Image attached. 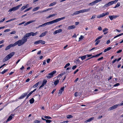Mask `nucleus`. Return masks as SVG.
Wrapping results in <instances>:
<instances>
[{
    "label": "nucleus",
    "instance_id": "nucleus-1",
    "mask_svg": "<svg viewBox=\"0 0 123 123\" xmlns=\"http://www.w3.org/2000/svg\"><path fill=\"white\" fill-rule=\"evenodd\" d=\"M65 18V17H63L62 18L57 19L55 20H54L45 23L41 25H39L38 27L37 28H38L42 27H45L47 25H49L53 24L57 22L62 20L64 19Z\"/></svg>",
    "mask_w": 123,
    "mask_h": 123
},
{
    "label": "nucleus",
    "instance_id": "nucleus-2",
    "mask_svg": "<svg viewBox=\"0 0 123 123\" xmlns=\"http://www.w3.org/2000/svg\"><path fill=\"white\" fill-rule=\"evenodd\" d=\"M15 52H12L7 55L3 59V62H5L11 58L14 54Z\"/></svg>",
    "mask_w": 123,
    "mask_h": 123
},
{
    "label": "nucleus",
    "instance_id": "nucleus-3",
    "mask_svg": "<svg viewBox=\"0 0 123 123\" xmlns=\"http://www.w3.org/2000/svg\"><path fill=\"white\" fill-rule=\"evenodd\" d=\"M56 72L55 71H53L52 72L48 74L47 75V77L48 79L52 78L54 74L56 73Z\"/></svg>",
    "mask_w": 123,
    "mask_h": 123
},
{
    "label": "nucleus",
    "instance_id": "nucleus-4",
    "mask_svg": "<svg viewBox=\"0 0 123 123\" xmlns=\"http://www.w3.org/2000/svg\"><path fill=\"white\" fill-rule=\"evenodd\" d=\"M45 43L44 41H43L42 40H40L37 41L34 43V44H39L41 43L42 44H45Z\"/></svg>",
    "mask_w": 123,
    "mask_h": 123
},
{
    "label": "nucleus",
    "instance_id": "nucleus-5",
    "mask_svg": "<svg viewBox=\"0 0 123 123\" xmlns=\"http://www.w3.org/2000/svg\"><path fill=\"white\" fill-rule=\"evenodd\" d=\"M101 1V0H96L95 1H94L92 2L91 3H89L88 4L89 6H93L95 5V4L98 2H100Z\"/></svg>",
    "mask_w": 123,
    "mask_h": 123
},
{
    "label": "nucleus",
    "instance_id": "nucleus-6",
    "mask_svg": "<svg viewBox=\"0 0 123 123\" xmlns=\"http://www.w3.org/2000/svg\"><path fill=\"white\" fill-rule=\"evenodd\" d=\"M17 45H18V46H20L24 44L22 41V40H19L18 41L16 42Z\"/></svg>",
    "mask_w": 123,
    "mask_h": 123
},
{
    "label": "nucleus",
    "instance_id": "nucleus-7",
    "mask_svg": "<svg viewBox=\"0 0 123 123\" xmlns=\"http://www.w3.org/2000/svg\"><path fill=\"white\" fill-rule=\"evenodd\" d=\"M119 17L117 15H112L109 16L110 19L111 20H112L113 19H115Z\"/></svg>",
    "mask_w": 123,
    "mask_h": 123
},
{
    "label": "nucleus",
    "instance_id": "nucleus-8",
    "mask_svg": "<svg viewBox=\"0 0 123 123\" xmlns=\"http://www.w3.org/2000/svg\"><path fill=\"white\" fill-rule=\"evenodd\" d=\"M118 106V105H114L109 108V110L111 111L114 109H116L117 108Z\"/></svg>",
    "mask_w": 123,
    "mask_h": 123
},
{
    "label": "nucleus",
    "instance_id": "nucleus-9",
    "mask_svg": "<svg viewBox=\"0 0 123 123\" xmlns=\"http://www.w3.org/2000/svg\"><path fill=\"white\" fill-rule=\"evenodd\" d=\"M52 9V8H48L46 10H43V11H39L37 12H35V13H34V14L37 13H41L43 12H46L47 11L49 10H51Z\"/></svg>",
    "mask_w": 123,
    "mask_h": 123
},
{
    "label": "nucleus",
    "instance_id": "nucleus-10",
    "mask_svg": "<svg viewBox=\"0 0 123 123\" xmlns=\"http://www.w3.org/2000/svg\"><path fill=\"white\" fill-rule=\"evenodd\" d=\"M47 82V80H43V82L42 85L39 87V89H40L42 87H43L46 84Z\"/></svg>",
    "mask_w": 123,
    "mask_h": 123
},
{
    "label": "nucleus",
    "instance_id": "nucleus-11",
    "mask_svg": "<svg viewBox=\"0 0 123 123\" xmlns=\"http://www.w3.org/2000/svg\"><path fill=\"white\" fill-rule=\"evenodd\" d=\"M27 93H23L21 96L19 98V99H22L24 98L27 95Z\"/></svg>",
    "mask_w": 123,
    "mask_h": 123
},
{
    "label": "nucleus",
    "instance_id": "nucleus-12",
    "mask_svg": "<svg viewBox=\"0 0 123 123\" xmlns=\"http://www.w3.org/2000/svg\"><path fill=\"white\" fill-rule=\"evenodd\" d=\"M28 38L26 37L25 35L22 38L21 40H22V41L24 43H25L27 42V41Z\"/></svg>",
    "mask_w": 123,
    "mask_h": 123
},
{
    "label": "nucleus",
    "instance_id": "nucleus-13",
    "mask_svg": "<svg viewBox=\"0 0 123 123\" xmlns=\"http://www.w3.org/2000/svg\"><path fill=\"white\" fill-rule=\"evenodd\" d=\"M14 115L13 114H12L7 119V120L6 121V123H7L8 121L11 120L12 118V116H13Z\"/></svg>",
    "mask_w": 123,
    "mask_h": 123
},
{
    "label": "nucleus",
    "instance_id": "nucleus-14",
    "mask_svg": "<svg viewBox=\"0 0 123 123\" xmlns=\"http://www.w3.org/2000/svg\"><path fill=\"white\" fill-rule=\"evenodd\" d=\"M112 2L111 1L110 2L106 4L103 7L104 8H105L106 7H107L108 6L111 5H112Z\"/></svg>",
    "mask_w": 123,
    "mask_h": 123
},
{
    "label": "nucleus",
    "instance_id": "nucleus-15",
    "mask_svg": "<svg viewBox=\"0 0 123 123\" xmlns=\"http://www.w3.org/2000/svg\"><path fill=\"white\" fill-rule=\"evenodd\" d=\"M62 31V30L61 29L55 31L53 33V34L54 35H55L57 33L61 32Z\"/></svg>",
    "mask_w": 123,
    "mask_h": 123
},
{
    "label": "nucleus",
    "instance_id": "nucleus-16",
    "mask_svg": "<svg viewBox=\"0 0 123 123\" xmlns=\"http://www.w3.org/2000/svg\"><path fill=\"white\" fill-rule=\"evenodd\" d=\"M48 33L47 31H45L44 32L42 33L39 36V37H41L44 36L46 34Z\"/></svg>",
    "mask_w": 123,
    "mask_h": 123
},
{
    "label": "nucleus",
    "instance_id": "nucleus-17",
    "mask_svg": "<svg viewBox=\"0 0 123 123\" xmlns=\"http://www.w3.org/2000/svg\"><path fill=\"white\" fill-rule=\"evenodd\" d=\"M65 88L64 86L62 87L59 90V94H61L62 93V92L64 90V89Z\"/></svg>",
    "mask_w": 123,
    "mask_h": 123
},
{
    "label": "nucleus",
    "instance_id": "nucleus-18",
    "mask_svg": "<svg viewBox=\"0 0 123 123\" xmlns=\"http://www.w3.org/2000/svg\"><path fill=\"white\" fill-rule=\"evenodd\" d=\"M75 27V26L74 25H72L69 26L68 27V29L70 30L71 29H74Z\"/></svg>",
    "mask_w": 123,
    "mask_h": 123
},
{
    "label": "nucleus",
    "instance_id": "nucleus-19",
    "mask_svg": "<svg viewBox=\"0 0 123 123\" xmlns=\"http://www.w3.org/2000/svg\"><path fill=\"white\" fill-rule=\"evenodd\" d=\"M81 13L80 10L79 11H77L75 12H74L73 14H72V15L73 16L74 15H77L78 14L80 13Z\"/></svg>",
    "mask_w": 123,
    "mask_h": 123
},
{
    "label": "nucleus",
    "instance_id": "nucleus-20",
    "mask_svg": "<svg viewBox=\"0 0 123 123\" xmlns=\"http://www.w3.org/2000/svg\"><path fill=\"white\" fill-rule=\"evenodd\" d=\"M31 35L32 36H34L37 35L38 33V31L36 32L35 33H34L33 32H31Z\"/></svg>",
    "mask_w": 123,
    "mask_h": 123
},
{
    "label": "nucleus",
    "instance_id": "nucleus-21",
    "mask_svg": "<svg viewBox=\"0 0 123 123\" xmlns=\"http://www.w3.org/2000/svg\"><path fill=\"white\" fill-rule=\"evenodd\" d=\"M104 13H102L101 14L99 15H98L97 16V18H102L104 17Z\"/></svg>",
    "mask_w": 123,
    "mask_h": 123
},
{
    "label": "nucleus",
    "instance_id": "nucleus-22",
    "mask_svg": "<svg viewBox=\"0 0 123 123\" xmlns=\"http://www.w3.org/2000/svg\"><path fill=\"white\" fill-rule=\"evenodd\" d=\"M86 55L83 56H80L78 58H81L82 60H83L85 59L86 58Z\"/></svg>",
    "mask_w": 123,
    "mask_h": 123
},
{
    "label": "nucleus",
    "instance_id": "nucleus-23",
    "mask_svg": "<svg viewBox=\"0 0 123 123\" xmlns=\"http://www.w3.org/2000/svg\"><path fill=\"white\" fill-rule=\"evenodd\" d=\"M56 15H57V14H52V15H50L49 16H48L47 17H46V18L48 19V18H49L50 17H54V16H55Z\"/></svg>",
    "mask_w": 123,
    "mask_h": 123
},
{
    "label": "nucleus",
    "instance_id": "nucleus-24",
    "mask_svg": "<svg viewBox=\"0 0 123 123\" xmlns=\"http://www.w3.org/2000/svg\"><path fill=\"white\" fill-rule=\"evenodd\" d=\"M59 80H57L56 81H55L54 82V84L55 85V86L58 83H59Z\"/></svg>",
    "mask_w": 123,
    "mask_h": 123
},
{
    "label": "nucleus",
    "instance_id": "nucleus-25",
    "mask_svg": "<svg viewBox=\"0 0 123 123\" xmlns=\"http://www.w3.org/2000/svg\"><path fill=\"white\" fill-rule=\"evenodd\" d=\"M34 98H32L31 99H30L29 101L30 104H32L34 102Z\"/></svg>",
    "mask_w": 123,
    "mask_h": 123
},
{
    "label": "nucleus",
    "instance_id": "nucleus-26",
    "mask_svg": "<svg viewBox=\"0 0 123 123\" xmlns=\"http://www.w3.org/2000/svg\"><path fill=\"white\" fill-rule=\"evenodd\" d=\"M111 48H112L111 47H109L108 48H107V49H105L104 51V52H105L108 51L110 49H111Z\"/></svg>",
    "mask_w": 123,
    "mask_h": 123
},
{
    "label": "nucleus",
    "instance_id": "nucleus-27",
    "mask_svg": "<svg viewBox=\"0 0 123 123\" xmlns=\"http://www.w3.org/2000/svg\"><path fill=\"white\" fill-rule=\"evenodd\" d=\"M35 21H36L35 20H32L31 21H29L28 22H27V23H26L27 24V25L29 24L30 23H32L34 22Z\"/></svg>",
    "mask_w": 123,
    "mask_h": 123
},
{
    "label": "nucleus",
    "instance_id": "nucleus-28",
    "mask_svg": "<svg viewBox=\"0 0 123 123\" xmlns=\"http://www.w3.org/2000/svg\"><path fill=\"white\" fill-rule=\"evenodd\" d=\"M35 21H36L35 20H32L31 21H29L28 22H27V23H26L27 24V25L29 24L30 23H32L34 22Z\"/></svg>",
    "mask_w": 123,
    "mask_h": 123
},
{
    "label": "nucleus",
    "instance_id": "nucleus-29",
    "mask_svg": "<svg viewBox=\"0 0 123 123\" xmlns=\"http://www.w3.org/2000/svg\"><path fill=\"white\" fill-rule=\"evenodd\" d=\"M39 8V7H37L34 8L32 10L33 11H35L37 10Z\"/></svg>",
    "mask_w": 123,
    "mask_h": 123
},
{
    "label": "nucleus",
    "instance_id": "nucleus-30",
    "mask_svg": "<svg viewBox=\"0 0 123 123\" xmlns=\"http://www.w3.org/2000/svg\"><path fill=\"white\" fill-rule=\"evenodd\" d=\"M103 37V36H99L98 37H97L96 39L95 42H96L97 41H98V40L101 38Z\"/></svg>",
    "mask_w": 123,
    "mask_h": 123
},
{
    "label": "nucleus",
    "instance_id": "nucleus-31",
    "mask_svg": "<svg viewBox=\"0 0 123 123\" xmlns=\"http://www.w3.org/2000/svg\"><path fill=\"white\" fill-rule=\"evenodd\" d=\"M25 36L27 37L31 36V32L26 34Z\"/></svg>",
    "mask_w": 123,
    "mask_h": 123
},
{
    "label": "nucleus",
    "instance_id": "nucleus-32",
    "mask_svg": "<svg viewBox=\"0 0 123 123\" xmlns=\"http://www.w3.org/2000/svg\"><path fill=\"white\" fill-rule=\"evenodd\" d=\"M73 116L71 115H68L67 116V117L68 118H72Z\"/></svg>",
    "mask_w": 123,
    "mask_h": 123
},
{
    "label": "nucleus",
    "instance_id": "nucleus-33",
    "mask_svg": "<svg viewBox=\"0 0 123 123\" xmlns=\"http://www.w3.org/2000/svg\"><path fill=\"white\" fill-rule=\"evenodd\" d=\"M33 93L32 91L27 96L26 98L27 99Z\"/></svg>",
    "mask_w": 123,
    "mask_h": 123
},
{
    "label": "nucleus",
    "instance_id": "nucleus-34",
    "mask_svg": "<svg viewBox=\"0 0 123 123\" xmlns=\"http://www.w3.org/2000/svg\"><path fill=\"white\" fill-rule=\"evenodd\" d=\"M11 47V46H10V44L7 46L5 48V50H6L8 49H9Z\"/></svg>",
    "mask_w": 123,
    "mask_h": 123
},
{
    "label": "nucleus",
    "instance_id": "nucleus-35",
    "mask_svg": "<svg viewBox=\"0 0 123 123\" xmlns=\"http://www.w3.org/2000/svg\"><path fill=\"white\" fill-rule=\"evenodd\" d=\"M13 11H15L18 9L17 6L16 7H13Z\"/></svg>",
    "mask_w": 123,
    "mask_h": 123
},
{
    "label": "nucleus",
    "instance_id": "nucleus-36",
    "mask_svg": "<svg viewBox=\"0 0 123 123\" xmlns=\"http://www.w3.org/2000/svg\"><path fill=\"white\" fill-rule=\"evenodd\" d=\"M120 4L119 2H118L116 5L114 7V8H116L120 6Z\"/></svg>",
    "mask_w": 123,
    "mask_h": 123
},
{
    "label": "nucleus",
    "instance_id": "nucleus-37",
    "mask_svg": "<svg viewBox=\"0 0 123 123\" xmlns=\"http://www.w3.org/2000/svg\"><path fill=\"white\" fill-rule=\"evenodd\" d=\"M94 119V117H91L87 120V121L88 122H89L91 121L92 120H93Z\"/></svg>",
    "mask_w": 123,
    "mask_h": 123
},
{
    "label": "nucleus",
    "instance_id": "nucleus-38",
    "mask_svg": "<svg viewBox=\"0 0 123 123\" xmlns=\"http://www.w3.org/2000/svg\"><path fill=\"white\" fill-rule=\"evenodd\" d=\"M8 69H5L1 73L2 74H4L8 70Z\"/></svg>",
    "mask_w": 123,
    "mask_h": 123
},
{
    "label": "nucleus",
    "instance_id": "nucleus-39",
    "mask_svg": "<svg viewBox=\"0 0 123 123\" xmlns=\"http://www.w3.org/2000/svg\"><path fill=\"white\" fill-rule=\"evenodd\" d=\"M56 4V2H54L53 3H51L49 4V6H53L54 5Z\"/></svg>",
    "mask_w": 123,
    "mask_h": 123
},
{
    "label": "nucleus",
    "instance_id": "nucleus-40",
    "mask_svg": "<svg viewBox=\"0 0 123 123\" xmlns=\"http://www.w3.org/2000/svg\"><path fill=\"white\" fill-rule=\"evenodd\" d=\"M123 35V33H121L120 34H119L117 35L116 36H115L114 38H115L118 37H119V36H120L121 35Z\"/></svg>",
    "mask_w": 123,
    "mask_h": 123
},
{
    "label": "nucleus",
    "instance_id": "nucleus-41",
    "mask_svg": "<svg viewBox=\"0 0 123 123\" xmlns=\"http://www.w3.org/2000/svg\"><path fill=\"white\" fill-rule=\"evenodd\" d=\"M10 46H11V47H14L15 46L17 45L16 43V42H15L13 44H10Z\"/></svg>",
    "mask_w": 123,
    "mask_h": 123
},
{
    "label": "nucleus",
    "instance_id": "nucleus-42",
    "mask_svg": "<svg viewBox=\"0 0 123 123\" xmlns=\"http://www.w3.org/2000/svg\"><path fill=\"white\" fill-rule=\"evenodd\" d=\"M40 95H39V96H38L37 95H36L35 96V97H34L35 98H37L38 99L37 100H39L40 99Z\"/></svg>",
    "mask_w": 123,
    "mask_h": 123
},
{
    "label": "nucleus",
    "instance_id": "nucleus-43",
    "mask_svg": "<svg viewBox=\"0 0 123 123\" xmlns=\"http://www.w3.org/2000/svg\"><path fill=\"white\" fill-rule=\"evenodd\" d=\"M39 82H37V83L35 84V85H34L33 86V87L34 88H35V87H37L38 86V85L39 84Z\"/></svg>",
    "mask_w": 123,
    "mask_h": 123
},
{
    "label": "nucleus",
    "instance_id": "nucleus-44",
    "mask_svg": "<svg viewBox=\"0 0 123 123\" xmlns=\"http://www.w3.org/2000/svg\"><path fill=\"white\" fill-rule=\"evenodd\" d=\"M32 7H30L29 8H28V9H26L24 11V12H26V11H29V10H30L31 9H32Z\"/></svg>",
    "mask_w": 123,
    "mask_h": 123
},
{
    "label": "nucleus",
    "instance_id": "nucleus-45",
    "mask_svg": "<svg viewBox=\"0 0 123 123\" xmlns=\"http://www.w3.org/2000/svg\"><path fill=\"white\" fill-rule=\"evenodd\" d=\"M96 15H94L92 16V17L90 19H94L96 18Z\"/></svg>",
    "mask_w": 123,
    "mask_h": 123
},
{
    "label": "nucleus",
    "instance_id": "nucleus-46",
    "mask_svg": "<svg viewBox=\"0 0 123 123\" xmlns=\"http://www.w3.org/2000/svg\"><path fill=\"white\" fill-rule=\"evenodd\" d=\"M44 117L46 119H51V117L48 116H45Z\"/></svg>",
    "mask_w": 123,
    "mask_h": 123
},
{
    "label": "nucleus",
    "instance_id": "nucleus-47",
    "mask_svg": "<svg viewBox=\"0 0 123 123\" xmlns=\"http://www.w3.org/2000/svg\"><path fill=\"white\" fill-rule=\"evenodd\" d=\"M85 12H89L90 10V8H89L87 9H84Z\"/></svg>",
    "mask_w": 123,
    "mask_h": 123
},
{
    "label": "nucleus",
    "instance_id": "nucleus-48",
    "mask_svg": "<svg viewBox=\"0 0 123 123\" xmlns=\"http://www.w3.org/2000/svg\"><path fill=\"white\" fill-rule=\"evenodd\" d=\"M118 1V0H115L114 1H111V2H112V4H113L114 3H116L117 2V1Z\"/></svg>",
    "mask_w": 123,
    "mask_h": 123
},
{
    "label": "nucleus",
    "instance_id": "nucleus-49",
    "mask_svg": "<svg viewBox=\"0 0 123 123\" xmlns=\"http://www.w3.org/2000/svg\"><path fill=\"white\" fill-rule=\"evenodd\" d=\"M46 122L47 123H50V122H52V121L51 120H48V119L46 120Z\"/></svg>",
    "mask_w": 123,
    "mask_h": 123
},
{
    "label": "nucleus",
    "instance_id": "nucleus-50",
    "mask_svg": "<svg viewBox=\"0 0 123 123\" xmlns=\"http://www.w3.org/2000/svg\"><path fill=\"white\" fill-rule=\"evenodd\" d=\"M70 65V64L69 63H68L65 66L64 68H67L68 66H69Z\"/></svg>",
    "mask_w": 123,
    "mask_h": 123
},
{
    "label": "nucleus",
    "instance_id": "nucleus-51",
    "mask_svg": "<svg viewBox=\"0 0 123 123\" xmlns=\"http://www.w3.org/2000/svg\"><path fill=\"white\" fill-rule=\"evenodd\" d=\"M15 19H16V18L11 19L9 20L6 21V22H9L10 21H12L13 20H15Z\"/></svg>",
    "mask_w": 123,
    "mask_h": 123
},
{
    "label": "nucleus",
    "instance_id": "nucleus-52",
    "mask_svg": "<svg viewBox=\"0 0 123 123\" xmlns=\"http://www.w3.org/2000/svg\"><path fill=\"white\" fill-rule=\"evenodd\" d=\"M108 30V29L106 28H105L103 30V32H105L106 31H107Z\"/></svg>",
    "mask_w": 123,
    "mask_h": 123
},
{
    "label": "nucleus",
    "instance_id": "nucleus-53",
    "mask_svg": "<svg viewBox=\"0 0 123 123\" xmlns=\"http://www.w3.org/2000/svg\"><path fill=\"white\" fill-rule=\"evenodd\" d=\"M16 33V31H12V32H11L10 33V34H15V33Z\"/></svg>",
    "mask_w": 123,
    "mask_h": 123
},
{
    "label": "nucleus",
    "instance_id": "nucleus-54",
    "mask_svg": "<svg viewBox=\"0 0 123 123\" xmlns=\"http://www.w3.org/2000/svg\"><path fill=\"white\" fill-rule=\"evenodd\" d=\"M40 122L39 121H38L37 120H36L34 121V123H40Z\"/></svg>",
    "mask_w": 123,
    "mask_h": 123
},
{
    "label": "nucleus",
    "instance_id": "nucleus-55",
    "mask_svg": "<svg viewBox=\"0 0 123 123\" xmlns=\"http://www.w3.org/2000/svg\"><path fill=\"white\" fill-rule=\"evenodd\" d=\"M12 11H13V7L12 8H11L9 9L8 10V12H11Z\"/></svg>",
    "mask_w": 123,
    "mask_h": 123
},
{
    "label": "nucleus",
    "instance_id": "nucleus-56",
    "mask_svg": "<svg viewBox=\"0 0 123 123\" xmlns=\"http://www.w3.org/2000/svg\"><path fill=\"white\" fill-rule=\"evenodd\" d=\"M86 55V57H89L91 56L92 55V54H91V55L87 54V55Z\"/></svg>",
    "mask_w": 123,
    "mask_h": 123
},
{
    "label": "nucleus",
    "instance_id": "nucleus-57",
    "mask_svg": "<svg viewBox=\"0 0 123 123\" xmlns=\"http://www.w3.org/2000/svg\"><path fill=\"white\" fill-rule=\"evenodd\" d=\"M119 85V83H117L116 84L114 85V86H118Z\"/></svg>",
    "mask_w": 123,
    "mask_h": 123
},
{
    "label": "nucleus",
    "instance_id": "nucleus-58",
    "mask_svg": "<svg viewBox=\"0 0 123 123\" xmlns=\"http://www.w3.org/2000/svg\"><path fill=\"white\" fill-rule=\"evenodd\" d=\"M102 54V52H101L98 54L97 55H96V56H97V57H98L100 55H101Z\"/></svg>",
    "mask_w": 123,
    "mask_h": 123
},
{
    "label": "nucleus",
    "instance_id": "nucleus-59",
    "mask_svg": "<svg viewBox=\"0 0 123 123\" xmlns=\"http://www.w3.org/2000/svg\"><path fill=\"white\" fill-rule=\"evenodd\" d=\"M25 23V21H23L22 22V23H20L18 24V25H21L22 24H24Z\"/></svg>",
    "mask_w": 123,
    "mask_h": 123
},
{
    "label": "nucleus",
    "instance_id": "nucleus-60",
    "mask_svg": "<svg viewBox=\"0 0 123 123\" xmlns=\"http://www.w3.org/2000/svg\"><path fill=\"white\" fill-rule=\"evenodd\" d=\"M98 29V30L100 31H101L102 30V28L100 26L99 27Z\"/></svg>",
    "mask_w": 123,
    "mask_h": 123
},
{
    "label": "nucleus",
    "instance_id": "nucleus-61",
    "mask_svg": "<svg viewBox=\"0 0 123 123\" xmlns=\"http://www.w3.org/2000/svg\"><path fill=\"white\" fill-rule=\"evenodd\" d=\"M118 106L123 105V101H122L121 103L118 104Z\"/></svg>",
    "mask_w": 123,
    "mask_h": 123
},
{
    "label": "nucleus",
    "instance_id": "nucleus-62",
    "mask_svg": "<svg viewBox=\"0 0 123 123\" xmlns=\"http://www.w3.org/2000/svg\"><path fill=\"white\" fill-rule=\"evenodd\" d=\"M100 42V40H98L97 41V42L96 43H95V45H97Z\"/></svg>",
    "mask_w": 123,
    "mask_h": 123
},
{
    "label": "nucleus",
    "instance_id": "nucleus-63",
    "mask_svg": "<svg viewBox=\"0 0 123 123\" xmlns=\"http://www.w3.org/2000/svg\"><path fill=\"white\" fill-rule=\"evenodd\" d=\"M84 38V37L82 35H81L79 38V40H81Z\"/></svg>",
    "mask_w": 123,
    "mask_h": 123
},
{
    "label": "nucleus",
    "instance_id": "nucleus-64",
    "mask_svg": "<svg viewBox=\"0 0 123 123\" xmlns=\"http://www.w3.org/2000/svg\"><path fill=\"white\" fill-rule=\"evenodd\" d=\"M76 67H77L76 65L74 66L72 68V69L73 70H74L76 68Z\"/></svg>",
    "mask_w": 123,
    "mask_h": 123
}]
</instances>
